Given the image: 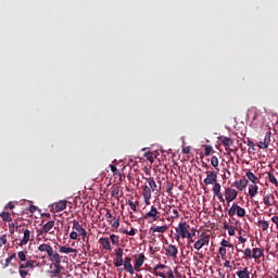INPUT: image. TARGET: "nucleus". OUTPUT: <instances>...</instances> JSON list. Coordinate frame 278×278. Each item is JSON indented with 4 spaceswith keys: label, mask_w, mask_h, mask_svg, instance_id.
<instances>
[{
    "label": "nucleus",
    "mask_w": 278,
    "mask_h": 278,
    "mask_svg": "<svg viewBox=\"0 0 278 278\" xmlns=\"http://www.w3.org/2000/svg\"><path fill=\"white\" fill-rule=\"evenodd\" d=\"M37 251H39L42 255V257L49 256L50 262H55L56 266L62 264V256L58 251H53V248L50 244L42 243L37 248Z\"/></svg>",
    "instance_id": "f257e3e1"
},
{
    "label": "nucleus",
    "mask_w": 278,
    "mask_h": 278,
    "mask_svg": "<svg viewBox=\"0 0 278 278\" xmlns=\"http://www.w3.org/2000/svg\"><path fill=\"white\" fill-rule=\"evenodd\" d=\"M144 181L148 185H144L142 188V197L146 201H150L151 192H159L157 184H155V179L153 177H143Z\"/></svg>",
    "instance_id": "f03ea898"
},
{
    "label": "nucleus",
    "mask_w": 278,
    "mask_h": 278,
    "mask_svg": "<svg viewBox=\"0 0 278 278\" xmlns=\"http://www.w3.org/2000/svg\"><path fill=\"white\" fill-rule=\"evenodd\" d=\"M55 222L54 220H49L46 223L42 228L37 230V237L38 238H45L47 233H50V236H55Z\"/></svg>",
    "instance_id": "7ed1b4c3"
},
{
    "label": "nucleus",
    "mask_w": 278,
    "mask_h": 278,
    "mask_svg": "<svg viewBox=\"0 0 278 278\" xmlns=\"http://www.w3.org/2000/svg\"><path fill=\"white\" fill-rule=\"evenodd\" d=\"M179 227V233L181 236V238H188L189 242L188 244H192V242H194V240H192V232H190V225H188V223L182 222L178 225Z\"/></svg>",
    "instance_id": "20e7f679"
},
{
    "label": "nucleus",
    "mask_w": 278,
    "mask_h": 278,
    "mask_svg": "<svg viewBox=\"0 0 278 278\" xmlns=\"http://www.w3.org/2000/svg\"><path fill=\"white\" fill-rule=\"evenodd\" d=\"M143 218L149 220V223H155V220H160V211H157L155 205H152L150 211L143 215Z\"/></svg>",
    "instance_id": "39448f33"
},
{
    "label": "nucleus",
    "mask_w": 278,
    "mask_h": 278,
    "mask_svg": "<svg viewBox=\"0 0 278 278\" xmlns=\"http://www.w3.org/2000/svg\"><path fill=\"white\" fill-rule=\"evenodd\" d=\"M210 244V235H202L201 238L194 243L193 249L201 251L203 247Z\"/></svg>",
    "instance_id": "423d86ee"
},
{
    "label": "nucleus",
    "mask_w": 278,
    "mask_h": 278,
    "mask_svg": "<svg viewBox=\"0 0 278 278\" xmlns=\"http://www.w3.org/2000/svg\"><path fill=\"white\" fill-rule=\"evenodd\" d=\"M238 197V191L232 188H226L225 189V200L227 203H231V201H235V199Z\"/></svg>",
    "instance_id": "0eeeda50"
},
{
    "label": "nucleus",
    "mask_w": 278,
    "mask_h": 278,
    "mask_svg": "<svg viewBox=\"0 0 278 278\" xmlns=\"http://www.w3.org/2000/svg\"><path fill=\"white\" fill-rule=\"evenodd\" d=\"M217 179H218V173L213 170L206 176V178L204 179V184L205 186H214Z\"/></svg>",
    "instance_id": "6e6552de"
},
{
    "label": "nucleus",
    "mask_w": 278,
    "mask_h": 278,
    "mask_svg": "<svg viewBox=\"0 0 278 278\" xmlns=\"http://www.w3.org/2000/svg\"><path fill=\"white\" fill-rule=\"evenodd\" d=\"M144 260H147V257L144 256V253H140L136 260H135V270L137 273H140V268H142V265L144 264Z\"/></svg>",
    "instance_id": "1a4fd4ad"
},
{
    "label": "nucleus",
    "mask_w": 278,
    "mask_h": 278,
    "mask_svg": "<svg viewBox=\"0 0 278 278\" xmlns=\"http://www.w3.org/2000/svg\"><path fill=\"white\" fill-rule=\"evenodd\" d=\"M263 203L266 205V207H273L275 205V195L273 193H269L263 198Z\"/></svg>",
    "instance_id": "9d476101"
},
{
    "label": "nucleus",
    "mask_w": 278,
    "mask_h": 278,
    "mask_svg": "<svg viewBox=\"0 0 278 278\" xmlns=\"http://www.w3.org/2000/svg\"><path fill=\"white\" fill-rule=\"evenodd\" d=\"M164 268H167L166 265L164 264H159L156 265L153 270H154V276L155 277H161V278H166V274L162 273L161 270H164Z\"/></svg>",
    "instance_id": "9b49d317"
},
{
    "label": "nucleus",
    "mask_w": 278,
    "mask_h": 278,
    "mask_svg": "<svg viewBox=\"0 0 278 278\" xmlns=\"http://www.w3.org/2000/svg\"><path fill=\"white\" fill-rule=\"evenodd\" d=\"M168 231V226H152L150 228V233H166Z\"/></svg>",
    "instance_id": "f8f14e48"
},
{
    "label": "nucleus",
    "mask_w": 278,
    "mask_h": 278,
    "mask_svg": "<svg viewBox=\"0 0 278 278\" xmlns=\"http://www.w3.org/2000/svg\"><path fill=\"white\" fill-rule=\"evenodd\" d=\"M166 254L169 255V257H177V253H179V250L174 244H169L165 249Z\"/></svg>",
    "instance_id": "ddd939ff"
},
{
    "label": "nucleus",
    "mask_w": 278,
    "mask_h": 278,
    "mask_svg": "<svg viewBox=\"0 0 278 278\" xmlns=\"http://www.w3.org/2000/svg\"><path fill=\"white\" fill-rule=\"evenodd\" d=\"M124 268L127 270V273H130V275H134V266L131 265V257L126 256L124 260Z\"/></svg>",
    "instance_id": "4468645a"
},
{
    "label": "nucleus",
    "mask_w": 278,
    "mask_h": 278,
    "mask_svg": "<svg viewBox=\"0 0 278 278\" xmlns=\"http://www.w3.org/2000/svg\"><path fill=\"white\" fill-rule=\"evenodd\" d=\"M99 244L104 249V251H112V244L110 243L109 238H100Z\"/></svg>",
    "instance_id": "2eb2a0df"
},
{
    "label": "nucleus",
    "mask_w": 278,
    "mask_h": 278,
    "mask_svg": "<svg viewBox=\"0 0 278 278\" xmlns=\"http://www.w3.org/2000/svg\"><path fill=\"white\" fill-rule=\"evenodd\" d=\"M218 140L222 142V144H224V147H226V149L233 146V139H231L229 137L219 136Z\"/></svg>",
    "instance_id": "dca6fc26"
},
{
    "label": "nucleus",
    "mask_w": 278,
    "mask_h": 278,
    "mask_svg": "<svg viewBox=\"0 0 278 278\" xmlns=\"http://www.w3.org/2000/svg\"><path fill=\"white\" fill-rule=\"evenodd\" d=\"M249 186V180L247 179H240V180H237L235 182V187L238 188L240 190V192H242V190H244V188H247Z\"/></svg>",
    "instance_id": "f3484780"
},
{
    "label": "nucleus",
    "mask_w": 278,
    "mask_h": 278,
    "mask_svg": "<svg viewBox=\"0 0 278 278\" xmlns=\"http://www.w3.org/2000/svg\"><path fill=\"white\" fill-rule=\"evenodd\" d=\"M30 233L31 232L29 231V229L24 230V237L20 241L18 247H25V244H27V242H29Z\"/></svg>",
    "instance_id": "a211bd4d"
},
{
    "label": "nucleus",
    "mask_w": 278,
    "mask_h": 278,
    "mask_svg": "<svg viewBox=\"0 0 278 278\" xmlns=\"http://www.w3.org/2000/svg\"><path fill=\"white\" fill-rule=\"evenodd\" d=\"M264 255V250L260 248H254L252 250V257L253 260H260Z\"/></svg>",
    "instance_id": "6ab92c4d"
},
{
    "label": "nucleus",
    "mask_w": 278,
    "mask_h": 278,
    "mask_svg": "<svg viewBox=\"0 0 278 278\" xmlns=\"http://www.w3.org/2000/svg\"><path fill=\"white\" fill-rule=\"evenodd\" d=\"M67 203H68V201H66V200L58 202L54 205L55 212H64V208L66 207Z\"/></svg>",
    "instance_id": "aec40b11"
},
{
    "label": "nucleus",
    "mask_w": 278,
    "mask_h": 278,
    "mask_svg": "<svg viewBox=\"0 0 278 278\" xmlns=\"http://www.w3.org/2000/svg\"><path fill=\"white\" fill-rule=\"evenodd\" d=\"M257 190H260V187H257L256 184L249 185V195H250L251 198L257 195Z\"/></svg>",
    "instance_id": "412c9836"
},
{
    "label": "nucleus",
    "mask_w": 278,
    "mask_h": 278,
    "mask_svg": "<svg viewBox=\"0 0 278 278\" xmlns=\"http://www.w3.org/2000/svg\"><path fill=\"white\" fill-rule=\"evenodd\" d=\"M237 276L239 278H251V273H249V268H243L237 271Z\"/></svg>",
    "instance_id": "4be33fe9"
},
{
    "label": "nucleus",
    "mask_w": 278,
    "mask_h": 278,
    "mask_svg": "<svg viewBox=\"0 0 278 278\" xmlns=\"http://www.w3.org/2000/svg\"><path fill=\"white\" fill-rule=\"evenodd\" d=\"M245 176L252 184H260V178L253 172H247Z\"/></svg>",
    "instance_id": "5701e85b"
},
{
    "label": "nucleus",
    "mask_w": 278,
    "mask_h": 278,
    "mask_svg": "<svg viewBox=\"0 0 278 278\" xmlns=\"http://www.w3.org/2000/svg\"><path fill=\"white\" fill-rule=\"evenodd\" d=\"M59 252L65 253V254H68V253H77V249L68 248V247H66V245H62V247H60Z\"/></svg>",
    "instance_id": "b1692460"
},
{
    "label": "nucleus",
    "mask_w": 278,
    "mask_h": 278,
    "mask_svg": "<svg viewBox=\"0 0 278 278\" xmlns=\"http://www.w3.org/2000/svg\"><path fill=\"white\" fill-rule=\"evenodd\" d=\"M121 194V187L118 186H113L111 188V197H113L114 199H118V195Z\"/></svg>",
    "instance_id": "393cba45"
},
{
    "label": "nucleus",
    "mask_w": 278,
    "mask_h": 278,
    "mask_svg": "<svg viewBox=\"0 0 278 278\" xmlns=\"http://www.w3.org/2000/svg\"><path fill=\"white\" fill-rule=\"evenodd\" d=\"M267 176L269 184H273L274 186L278 187V180L277 177H275V174L273 172H268Z\"/></svg>",
    "instance_id": "a878e982"
},
{
    "label": "nucleus",
    "mask_w": 278,
    "mask_h": 278,
    "mask_svg": "<svg viewBox=\"0 0 278 278\" xmlns=\"http://www.w3.org/2000/svg\"><path fill=\"white\" fill-rule=\"evenodd\" d=\"M34 264H36V262L35 261H27L26 263H22V264H20V268H36V265H34Z\"/></svg>",
    "instance_id": "bb28decb"
},
{
    "label": "nucleus",
    "mask_w": 278,
    "mask_h": 278,
    "mask_svg": "<svg viewBox=\"0 0 278 278\" xmlns=\"http://www.w3.org/2000/svg\"><path fill=\"white\" fill-rule=\"evenodd\" d=\"M237 214H238V204H237V203H233V204L231 205V207L229 208V211H228V216L233 217V216H236Z\"/></svg>",
    "instance_id": "cd10ccee"
},
{
    "label": "nucleus",
    "mask_w": 278,
    "mask_h": 278,
    "mask_svg": "<svg viewBox=\"0 0 278 278\" xmlns=\"http://www.w3.org/2000/svg\"><path fill=\"white\" fill-rule=\"evenodd\" d=\"M0 218H2L4 223H12V216L8 212H2Z\"/></svg>",
    "instance_id": "c85d7f7f"
},
{
    "label": "nucleus",
    "mask_w": 278,
    "mask_h": 278,
    "mask_svg": "<svg viewBox=\"0 0 278 278\" xmlns=\"http://www.w3.org/2000/svg\"><path fill=\"white\" fill-rule=\"evenodd\" d=\"M54 267L55 269L51 270L50 273L54 276L58 277L60 275V273H62V267L54 262Z\"/></svg>",
    "instance_id": "c756f323"
},
{
    "label": "nucleus",
    "mask_w": 278,
    "mask_h": 278,
    "mask_svg": "<svg viewBox=\"0 0 278 278\" xmlns=\"http://www.w3.org/2000/svg\"><path fill=\"white\" fill-rule=\"evenodd\" d=\"M263 142H264L263 148H268V146L270 144V131H267L265 134Z\"/></svg>",
    "instance_id": "7c9ffc66"
},
{
    "label": "nucleus",
    "mask_w": 278,
    "mask_h": 278,
    "mask_svg": "<svg viewBox=\"0 0 278 278\" xmlns=\"http://www.w3.org/2000/svg\"><path fill=\"white\" fill-rule=\"evenodd\" d=\"M212 153H214V148L212 146H204V155L206 157H210V155H212Z\"/></svg>",
    "instance_id": "2f4dec72"
},
{
    "label": "nucleus",
    "mask_w": 278,
    "mask_h": 278,
    "mask_svg": "<svg viewBox=\"0 0 278 278\" xmlns=\"http://www.w3.org/2000/svg\"><path fill=\"white\" fill-rule=\"evenodd\" d=\"M12 260H16V253H13L8 258H5L3 268H8V266H10V264H12Z\"/></svg>",
    "instance_id": "473e14b6"
},
{
    "label": "nucleus",
    "mask_w": 278,
    "mask_h": 278,
    "mask_svg": "<svg viewBox=\"0 0 278 278\" xmlns=\"http://www.w3.org/2000/svg\"><path fill=\"white\" fill-rule=\"evenodd\" d=\"M220 247L224 249H231L233 251V244H231V242H229L228 240H222Z\"/></svg>",
    "instance_id": "72a5a7b5"
},
{
    "label": "nucleus",
    "mask_w": 278,
    "mask_h": 278,
    "mask_svg": "<svg viewBox=\"0 0 278 278\" xmlns=\"http://www.w3.org/2000/svg\"><path fill=\"white\" fill-rule=\"evenodd\" d=\"M237 216H239V218H244V216H247V211L240 205L237 206Z\"/></svg>",
    "instance_id": "f704fd0d"
},
{
    "label": "nucleus",
    "mask_w": 278,
    "mask_h": 278,
    "mask_svg": "<svg viewBox=\"0 0 278 278\" xmlns=\"http://www.w3.org/2000/svg\"><path fill=\"white\" fill-rule=\"evenodd\" d=\"M110 240H111L112 244H114V247H118V244H121L119 237L116 235H111Z\"/></svg>",
    "instance_id": "c9c22d12"
},
{
    "label": "nucleus",
    "mask_w": 278,
    "mask_h": 278,
    "mask_svg": "<svg viewBox=\"0 0 278 278\" xmlns=\"http://www.w3.org/2000/svg\"><path fill=\"white\" fill-rule=\"evenodd\" d=\"M144 157L153 164L155 162V154L153 152H147L144 154Z\"/></svg>",
    "instance_id": "e433bc0d"
},
{
    "label": "nucleus",
    "mask_w": 278,
    "mask_h": 278,
    "mask_svg": "<svg viewBox=\"0 0 278 278\" xmlns=\"http://www.w3.org/2000/svg\"><path fill=\"white\" fill-rule=\"evenodd\" d=\"M9 229L11 233H14V231H18L21 233V229H18V225L14 223L9 224Z\"/></svg>",
    "instance_id": "4c0bfd02"
},
{
    "label": "nucleus",
    "mask_w": 278,
    "mask_h": 278,
    "mask_svg": "<svg viewBox=\"0 0 278 278\" xmlns=\"http://www.w3.org/2000/svg\"><path fill=\"white\" fill-rule=\"evenodd\" d=\"M243 254H244L245 260H252V257H253V251H251L250 248L245 249L243 251Z\"/></svg>",
    "instance_id": "58836bf2"
},
{
    "label": "nucleus",
    "mask_w": 278,
    "mask_h": 278,
    "mask_svg": "<svg viewBox=\"0 0 278 278\" xmlns=\"http://www.w3.org/2000/svg\"><path fill=\"white\" fill-rule=\"evenodd\" d=\"M128 205H129L130 210H132L134 212H137V207H138V205H140V203L138 201L134 202V201L129 200Z\"/></svg>",
    "instance_id": "ea45409f"
},
{
    "label": "nucleus",
    "mask_w": 278,
    "mask_h": 278,
    "mask_svg": "<svg viewBox=\"0 0 278 278\" xmlns=\"http://www.w3.org/2000/svg\"><path fill=\"white\" fill-rule=\"evenodd\" d=\"M260 227H262L263 231H266L269 227V224L267 220H258Z\"/></svg>",
    "instance_id": "a19ab883"
},
{
    "label": "nucleus",
    "mask_w": 278,
    "mask_h": 278,
    "mask_svg": "<svg viewBox=\"0 0 278 278\" xmlns=\"http://www.w3.org/2000/svg\"><path fill=\"white\" fill-rule=\"evenodd\" d=\"M218 253H219L222 260H225V257H227V248L220 247L218 250Z\"/></svg>",
    "instance_id": "79ce46f5"
},
{
    "label": "nucleus",
    "mask_w": 278,
    "mask_h": 278,
    "mask_svg": "<svg viewBox=\"0 0 278 278\" xmlns=\"http://www.w3.org/2000/svg\"><path fill=\"white\" fill-rule=\"evenodd\" d=\"M123 264H124L123 256L116 257V261L114 263V267L119 268V266H123Z\"/></svg>",
    "instance_id": "37998d69"
},
{
    "label": "nucleus",
    "mask_w": 278,
    "mask_h": 278,
    "mask_svg": "<svg viewBox=\"0 0 278 278\" xmlns=\"http://www.w3.org/2000/svg\"><path fill=\"white\" fill-rule=\"evenodd\" d=\"M20 277L25 278L27 275H29V271L25 268L18 267Z\"/></svg>",
    "instance_id": "c03bdc74"
},
{
    "label": "nucleus",
    "mask_w": 278,
    "mask_h": 278,
    "mask_svg": "<svg viewBox=\"0 0 278 278\" xmlns=\"http://www.w3.org/2000/svg\"><path fill=\"white\" fill-rule=\"evenodd\" d=\"M17 257H18L20 262H26V260H27V255L23 251H20L17 253Z\"/></svg>",
    "instance_id": "a18cd8bd"
},
{
    "label": "nucleus",
    "mask_w": 278,
    "mask_h": 278,
    "mask_svg": "<svg viewBox=\"0 0 278 278\" xmlns=\"http://www.w3.org/2000/svg\"><path fill=\"white\" fill-rule=\"evenodd\" d=\"M110 168L112 170V173L114 175H116L117 177H121V170H118V168L116 167V165H110Z\"/></svg>",
    "instance_id": "49530a36"
},
{
    "label": "nucleus",
    "mask_w": 278,
    "mask_h": 278,
    "mask_svg": "<svg viewBox=\"0 0 278 278\" xmlns=\"http://www.w3.org/2000/svg\"><path fill=\"white\" fill-rule=\"evenodd\" d=\"M211 164L214 166V168H218V157L217 156H212L211 157Z\"/></svg>",
    "instance_id": "de8ad7c7"
},
{
    "label": "nucleus",
    "mask_w": 278,
    "mask_h": 278,
    "mask_svg": "<svg viewBox=\"0 0 278 278\" xmlns=\"http://www.w3.org/2000/svg\"><path fill=\"white\" fill-rule=\"evenodd\" d=\"M112 227H114L115 229H118V227H121V219L114 217L113 223H112Z\"/></svg>",
    "instance_id": "09e8293b"
},
{
    "label": "nucleus",
    "mask_w": 278,
    "mask_h": 278,
    "mask_svg": "<svg viewBox=\"0 0 278 278\" xmlns=\"http://www.w3.org/2000/svg\"><path fill=\"white\" fill-rule=\"evenodd\" d=\"M73 229H75V231H79L80 229H84V228L81 227V225L79 224V222L74 220V222H73Z\"/></svg>",
    "instance_id": "8fccbe9b"
},
{
    "label": "nucleus",
    "mask_w": 278,
    "mask_h": 278,
    "mask_svg": "<svg viewBox=\"0 0 278 278\" xmlns=\"http://www.w3.org/2000/svg\"><path fill=\"white\" fill-rule=\"evenodd\" d=\"M213 192H214V194H217L218 192H220V184H218V182L214 184Z\"/></svg>",
    "instance_id": "3c124183"
},
{
    "label": "nucleus",
    "mask_w": 278,
    "mask_h": 278,
    "mask_svg": "<svg viewBox=\"0 0 278 278\" xmlns=\"http://www.w3.org/2000/svg\"><path fill=\"white\" fill-rule=\"evenodd\" d=\"M3 244H8V238L5 235L0 237V247H3Z\"/></svg>",
    "instance_id": "603ef678"
},
{
    "label": "nucleus",
    "mask_w": 278,
    "mask_h": 278,
    "mask_svg": "<svg viewBox=\"0 0 278 278\" xmlns=\"http://www.w3.org/2000/svg\"><path fill=\"white\" fill-rule=\"evenodd\" d=\"M70 238L71 240H77V238H79V233H77V231H72L70 233Z\"/></svg>",
    "instance_id": "864d4df0"
},
{
    "label": "nucleus",
    "mask_w": 278,
    "mask_h": 278,
    "mask_svg": "<svg viewBox=\"0 0 278 278\" xmlns=\"http://www.w3.org/2000/svg\"><path fill=\"white\" fill-rule=\"evenodd\" d=\"M225 151L227 152V155L231 157V153H236L238 149H231V148H226Z\"/></svg>",
    "instance_id": "5fc2aeb1"
},
{
    "label": "nucleus",
    "mask_w": 278,
    "mask_h": 278,
    "mask_svg": "<svg viewBox=\"0 0 278 278\" xmlns=\"http://www.w3.org/2000/svg\"><path fill=\"white\" fill-rule=\"evenodd\" d=\"M79 236H81L83 240H86V236H88V232L83 228L78 230Z\"/></svg>",
    "instance_id": "6e6d98bb"
},
{
    "label": "nucleus",
    "mask_w": 278,
    "mask_h": 278,
    "mask_svg": "<svg viewBox=\"0 0 278 278\" xmlns=\"http://www.w3.org/2000/svg\"><path fill=\"white\" fill-rule=\"evenodd\" d=\"M172 214V218H179V211L177 208H173Z\"/></svg>",
    "instance_id": "4d7b16f0"
},
{
    "label": "nucleus",
    "mask_w": 278,
    "mask_h": 278,
    "mask_svg": "<svg viewBox=\"0 0 278 278\" xmlns=\"http://www.w3.org/2000/svg\"><path fill=\"white\" fill-rule=\"evenodd\" d=\"M215 197H217L220 203H225V198H223V193L220 191L218 193H215Z\"/></svg>",
    "instance_id": "13d9d810"
},
{
    "label": "nucleus",
    "mask_w": 278,
    "mask_h": 278,
    "mask_svg": "<svg viewBox=\"0 0 278 278\" xmlns=\"http://www.w3.org/2000/svg\"><path fill=\"white\" fill-rule=\"evenodd\" d=\"M116 257H123V249L118 248L115 250Z\"/></svg>",
    "instance_id": "bf43d9fd"
},
{
    "label": "nucleus",
    "mask_w": 278,
    "mask_h": 278,
    "mask_svg": "<svg viewBox=\"0 0 278 278\" xmlns=\"http://www.w3.org/2000/svg\"><path fill=\"white\" fill-rule=\"evenodd\" d=\"M124 233H126V236H134L136 233V228H131L129 231L125 230Z\"/></svg>",
    "instance_id": "052dcab7"
},
{
    "label": "nucleus",
    "mask_w": 278,
    "mask_h": 278,
    "mask_svg": "<svg viewBox=\"0 0 278 278\" xmlns=\"http://www.w3.org/2000/svg\"><path fill=\"white\" fill-rule=\"evenodd\" d=\"M166 192L167 194H173V185L170 182L167 184Z\"/></svg>",
    "instance_id": "680f3d73"
},
{
    "label": "nucleus",
    "mask_w": 278,
    "mask_h": 278,
    "mask_svg": "<svg viewBox=\"0 0 278 278\" xmlns=\"http://www.w3.org/2000/svg\"><path fill=\"white\" fill-rule=\"evenodd\" d=\"M228 236H236V230L233 227L228 228Z\"/></svg>",
    "instance_id": "e2e57ef3"
},
{
    "label": "nucleus",
    "mask_w": 278,
    "mask_h": 278,
    "mask_svg": "<svg viewBox=\"0 0 278 278\" xmlns=\"http://www.w3.org/2000/svg\"><path fill=\"white\" fill-rule=\"evenodd\" d=\"M248 147H250V149H255V143L251 139H248Z\"/></svg>",
    "instance_id": "0e129e2a"
},
{
    "label": "nucleus",
    "mask_w": 278,
    "mask_h": 278,
    "mask_svg": "<svg viewBox=\"0 0 278 278\" xmlns=\"http://www.w3.org/2000/svg\"><path fill=\"white\" fill-rule=\"evenodd\" d=\"M271 222H273L274 224H276V227H277V229H278V216L271 217Z\"/></svg>",
    "instance_id": "69168bd1"
},
{
    "label": "nucleus",
    "mask_w": 278,
    "mask_h": 278,
    "mask_svg": "<svg viewBox=\"0 0 278 278\" xmlns=\"http://www.w3.org/2000/svg\"><path fill=\"white\" fill-rule=\"evenodd\" d=\"M224 266L226 268H231V262H229V260H226L225 263H224Z\"/></svg>",
    "instance_id": "338daca9"
},
{
    "label": "nucleus",
    "mask_w": 278,
    "mask_h": 278,
    "mask_svg": "<svg viewBox=\"0 0 278 278\" xmlns=\"http://www.w3.org/2000/svg\"><path fill=\"white\" fill-rule=\"evenodd\" d=\"M167 278H175V274H173V270H169L167 273Z\"/></svg>",
    "instance_id": "774afa93"
}]
</instances>
